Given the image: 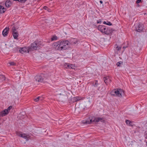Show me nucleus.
Returning <instances> with one entry per match:
<instances>
[{"mask_svg": "<svg viewBox=\"0 0 147 147\" xmlns=\"http://www.w3.org/2000/svg\"><path fill=\"white\" fill-rule=\"evenodd\" d=\"M9 28L6 27L3 31L2 34L4 36H7L8 33Z\"/></svg>", "mask_w": 147, "mask_h": 147, "instance_id": "obj_9", "label": "nucleus"}, {"mask_svg": "<svg viewBox=\"0 0 147 147\" xmlns=\"http://www.w3.org/2000/svg\"><path fill=\"white\" fill-rule=\"evenodd\" d=\"M77 42H78V41L77 40H76L75 42H73V43L74 44H76L77 43Z\"/></svg>", "mask_w": 147, "mask_h": 147, "instance_id": "obj_34", "label": "nucleus"}, {"mask_svg": "<svg viewBox=\"0 0 147 147\" xmlns=\"http://www.w3.org/2000/svg\"><path fill=\"white\" fill-rule=\"evenodd\" d=\"M0 78H1L2 80H5V77L3 75H0Z\"/></svg>", "mask_w": 147, "mask_h": 147, "instance_id": "obj_27", "label": "nucleus"}, {"mask_svg": "<svg viewBox=\"0 0 147 147\" xmlns=\"http://www.w3.org/2000/svg\"><path fill=\"white\" fill-rule=\"evenodd\" d=\"M124 91L120 89H115L111 92L112 95L118 96L120 97H122V96L124 95Z\"/></svg>", "mask_w": 147, "mask_h": 147, "instance_id": "obj_4", "label": "nucleus"}, {"mask_svg": "<svg viewBox=\"0 0 147 147\" xmlns=\"http://www.w3.org/2000/svg\"><path fill=\"white\" fill-rule=\"evenodd\" d=\"M11 5V3L10 1L7 0L5 2V5L7 7H9Z\"/></svg>", "mask_w": 147, "mask_h": 147, "instance_id": "obj_15", "label": "nucleus"}, {"mask_svg": "<svg viewBox=\"0 0 147 147\" xmlns=\"http://www.w3.org/2000/svg\"><path fill=\"white\" fill-rule=\"evenodd\" d=\"M92 84L94 86H97L98 84V81H95V82H93Z\"/></svg>", "mask_w": 147, "mask_h": 147, "instance_id": "obj_25", "label": "nucleus"}, {"mask_svg": "<svg viewBox=\"0 0 147 147\" xmlns=\"http://www.w3.org/2000/svg\"><path fill=\"white\" fill-rule=\"evenodd\" d=\"M58 39V38L57 36H53L51 38V41H53L54 40H57Z\"/></svg>", "mask_w": 147, "mask_h": 147, "instance_id": "obj_23", "label": "nucleus"}, {"mask_svg": "<svg viewBox=\"0 0 147 147\" xmlns=\"http://www.w3.org/2000/svg\"><path fill=\"white\" fill-rule=\"evenodd\" d=\"M9 112L6 109H5L4 111L1 112L0 115L3 117L7 115Z\"/></svg>", "mask_w": 147, "mask_h": 147, "instance_id": "obj_10", "label": "nucleus"}, {"mask_svg": "<svg viewBox=\"0 0 147 147\" xmlns=\"http://www.w3.org/2000/svg\"><path fill=\"white\" fill-rule=\"evenodd\" d=\"M122 63V62L121 61L118 62L117 63L116 65L117 66H120V65Z\"/></svg>", "mask_w": 147, "mask_h": 147, "instance_id": "obj_30", "label": "nucleus"}, {"mask_svg": "<svg viewBox=\"0 0 147 147\" xmlns=\"http://www.w3.org/2000/svg\"><path fill=\"white\" fill-rule=\"evenodd\" d=\"M141 0H137L136 1V3H138L141 1Z\"/></svg>", "mask_w": 147, "mask_h": 147, "instance_id": "obj_33", "label": "nucleus"}, {"mask_svg": "<svg viewBox=\"0 0 147 147\" xmlns=\"http://www.w3.org/2000/svg\"><path fill=\"white\" fill-rule=\"evenodd\" d=\"M43 8L44 9L47 10L48 11L50 12L51 11L48 7L46 6H45L43 7Z\"/></svg>", "mask_w": 147, "mask_h": 147, "instance_id": "obj_22", "label": "nucleus"}, {"mask_svg": "<svg viewBox=\"0 0 147 147\" xmlns=\"http://www.w3.org/2000/svg\"><path fill=\"white\" fill-rule=\"evenodd\" d=\"M12 33L16 32V29L15 27H13L12 28Z\"/></svg>", "mask_w": 147, "mask_h": 147, "instance_id": "obj_29", "label": "nucleus"}, {"mask_svg": "<svg viewBox=\"0 0 147 147\" xmlns=\"http://www.w3.org/2000/svg\"><path fill=\"white\" fill-rule=\"evenodd\" d=\"M6 11V9L3 6L0 5V13L5 12Z\"/></svg>", "mask_w": 147, "mask_h": 147, "instance_id": "obj_13", "label": "nucleus"}, {"mask_svg": "<svg viewBox=\"0 0 147 147\" xmlns=\"http://www.w3.org/2000/svg\"><path fill=\"white\" fill-rule=\"evenodd\" d=\"M16 135L20 137H22V134L21 132L16 131Z\"/></svg>", "mask_w": 147, "mask_h": 147, "instance_id": "obj_21", "label": "nucleus"}, {"mask_svg": "<svg viewBox=\"0 0 147 147\" xmlns=\"http://www.w3.org/2000/svg\"><path fill=\"white\" fill-rule=\"evenodd\" d=\"M34 78L38 82H42L43 80V78L40 75H38L36 76Z\"/></svg>", "mask_w": 147, "mask_h": 147, "instance_id": "obj_8", "label": "nucleus"}, {"mask_svg": "<svg viewBox=\"0 0 147 147\" xmlns=\"http://www.w3.org/2000/svg\"><path fill=\"white\" fill-rule=\"evenodd\" d=\"M9 64L10 65H16V63H15L14 62H12L9 63Z\"/></svg>", "mask_w": 147, "mask_h": 147, "instance_id": "obj_32", "label": "nucleus"}, {"mask_svg": "<svg viewBox=\"0 0 147 147\" xmlns=\"http://www.w3.org/2000/svg\"><path fill=\"white\" fill-rule=\"evenodd\" d=\"M117 46V45H116L115 46ZM121 47L117 46L116 48V49L117 51H119L121 50Z\"/></svg>", "mask_w": 147, "mask_h": 147, "instance_id": "obj_26", "label": "nucleus"}, {"mask_svg": "<svg viewBox=\"0 0 147 147\" xmlns=\"http://www.w3.org/2000/svg\"><path fill=\"white\" fill-rule=\"evenodd\" d=\"M126 48V47H123V48L124 49H125V48Z\"/></svg>", "mask_w": 147, "mask_h": 147, "instance_id": "obj_37", "label": "nucleus"}, {"mask_svg": "<svg viewBox=\"0 0 147 147\" xmlns=\"http://www.w3.org/2000/svg\"><path fill=\"white\" fill-rule=\"evenodd\" d=\"M57 94L60 95H63L65 93V91L63 90H60L56 91Z\"/></svg>", "mask_w": 147, "mask_h": 147, "instance_id": "obj_12", "label": "nucleus"}, {"mask_svg": "<svg viewBox=\"0 0 147 147\" xmlns=\"http://www.w3.org/2000/svg\"><path fill=\"white\" fill-rule=\"evenodd\" d=\"M67 67L70 69H74L75 66L73 64H67Z\"/></svg>", "mask_w": 147, "mask_h": 147, "instance_id": "obj_16", "label": "nucleus"}, {"mask_svg": "<svg viewBox=\"0 0 147 147\" xmlns=\"http://www.w3.org/2000/svg\"><path fill=\"white\" fill-rule=\"evenodd\" d=\"M13 34V36L15 39H17L18 36V33L17 32L12 33Z\"/></svg>", "mask_w": 147, "mask_h": 147, "instance_id": "obj_17", "label": "nucleus"}, {"mask_svg": "<svg viewBox=\"0 0 147 147\" xmlns=\"http://www.w3.org/2000/svg\"><path fill=\"white\" fill-rule=\"evenodd\" d=\"M20 52L22 54L24 53H28L30 51V50L29 48V47H24L23 48H21L19 50Z\"/></svg>", "mask_w": 147, "mask_h": 147, "instance_id": "obj_7", "label": "nucleus"}, {"mask_svg": "<svg viewBox=\"0 0 147 147\" xmlns=\"http://www.w3.org/2000/svg\"><path fill=\"white\" fill-rule=\"evenodd\" d=\"M98 29L101 32L106 34H109L111 33L113 30L110 28L107 27L105 26L102 25L98 26Z\"/></svg>", "mask_w": 147, "mask_h": 147, "instance_id": "obj_3", "label": "nucleus"}, {"mask_svg": "<svg viewBox=\"0 0 147 147\" xmlns=\"http://www.w3.org/2000/svg\"><path fill=\"white\" fill-rule=\"evenodd\" d=\"M15 1H18L19 2L22 3H24L27 0H13Z\"/></svg>", "mask_w": 147, "mask_h": 147, "instance_id": "obj_28", "label": "nucleus"}, {"mask_svg": "<svg viewBox=\"0 0 147 147\" xmlns=\"http://www.w3.org/2000/svg\"><path fill=\"white\" fill-rule=\"evenodd\" d=\"M42 97H38L37 98L34 99V100L35 102H37L40 99L41 100H42Z\"/></svg>", "mask_w": 147, "mask_h": 147, "instance_id": "obj_20", "label": "nucleus"}, {"mask_svg": "<svg viewBox=\"0 0 147 147\" xmlns=\"http://www.w3.org/2000/svg\"><path fill=\"white\" fill-rule=\"evenodd\" d=\"M12 108V106H10L7 109H6L9 112V111Z\"/></svg>", "mask_w": 147, "mask_h": 147, "instance_id": "obj_31", "label": "nucleus"}, {"mask_svg": "<svg viewBox=\"0 0 147 147\" xmlns=\"http://www.w3.org/2000/svg\"><path fill=\"white\" fill-rule=\"evenodd\" d=\"M104 81L105 84L107 85L109 81H111V80L109 78V76H106L104 77Z\"/></svg>", "mask_w": 147, "mask_h": 147, "instance_id": "obj_11", "label": "nucleus"}, {"mask_svg": "<svg viewBox=\"0 0 147 147\" xmlns=\"http://www.w3.org/2000/svg\"><path fill=\"white\" fill-rule=\"evenodd\" d=\"M100 2L101 4H102V3H103L102 1H100Z\"/></svg>", "mask_w": 147, "mask_h": 147, "instance_id": "obj_36", "label": "nucleus"}, {"mask_svg": "<svg viewBox=\"0 0 147 147\" xmlns=\"http://www.w3.org/2000/svg\"><path fill=\"white\" fill-rule=\"evenodd\" d=\"M143 25L140 23L138 24L136 26V30L138 32H141L143 31L144 29Z\"/></svg>", "mask_w": 147, "mask_h": 147, "instance_id": "obj_6", "label": "nucleus"}, {"mask_svg": "<svg viewBox=\"0 0 147 147\" xmlns=\"http://www.w3.org/2000/svg\"><path fill=\"white\" fill-rule=\"evenodd\" d=\"M100 22H101V21H100V20H97V24L100 23Z\"/></svg>", "mask_w": 147, "mask_h": 147, "instance_id": "obj_35", "label": "nucleus"}, {"mask_svg": "<svg viewBox=\"0 0 147 147\" xmlns=\"http://www.w3.org/2000/svg\"><path fill=\"white\" fill-rule=\"evenodd\" d=\"M1 72H0V73H1Z\"/></svg>", "mask_w": 147, "mask_h": 147, "instance_id": "obj_38", "label": "nucleus"}, {"mask_svg": "<svg viewBox=\"0 0 147 147\" xmlns=\"http://www.w3.org/2000/svg\"><path fill=\"white\" fill-rule=\"evenodd\" d=\"M81 99V98L79 97H74L72 98V100L73 102H76Z\"/></svg>", "mask_w": 147, "mask_h": 147, "instance_id": "obj_14", "label": "nucleus"}, {"mask_svg": "<svg viewBox=\"0 0 147 147\" xmlns=\"http://www.w3.org/2000/svg\"><path fill=\"white\" fill-rule=\"evenodd\" d=\"M108 23H107V22L105 21H104L103 22V24H106L109 26H111L112 25V23L110 22L107 21Z\"/></svg>", "mask_w": 147, "mask_h": 147, "instance_id": "obj_24", "label": "nucleus"}, {"mask_svg": "<svg viewBox=\"0 0 147 147\" xmlns=\"http://www.w3.org/2000/svg\"><path fill=\"white\" fill-rule=\"evenodd\" d=\"M99 121L105 122V120L103 118L100 117L96 118L94 116L89 117L86 120L82 121V123L84 124H90L93 122L98 123Z\"/></svg>", "mask_w": 147, "mask_h": 147, "instance_id": "obj_2", "label": "nucleus"}, {"mask_svg": "<svg viewBox=\"0 0 147 147\" xmlns=\"http://www.w3.org/2000/svg\"><path fill=\"white\" fill-rule=\"evenodd\" d=\"M28 47L30 50V51L32 50H36L39 48L38 44L35 42L32 43L31 45V46Z\"/></svg>", "mask_w": 147, "mask_h": 147, "instance_id": "obj_5", "label": "nucleus"}, {"mask_svg": "<svg viewBox=\"0 0 147 147\" xmlns=\"http://www.w3.org/2000/svg\"><path fill=\"white\" fill-rule=\"evenodd\" d=\"M30 136L29 135H26V134H22V137H21L25 139H28L29 138Z\"/></svg>", "mask_w": 147, "mask_h": 147, "instance_id": "obj_19", "label": "nucleus"}, {"mask_svg": "<svg viewBox=\"0 0 147 147\" xmlns=\"http://www.w3.org/2000/svg\"><path fill=\"white\" fill-rule=\"evenodd\" d=\"M125 123L127 125H129L131 126H133V125H132V122L129 120H126L125 121Z\"/></svg>", "mask_w": 147, "mask_h": 147, "instance_id": "obj_18", "label": "nucleus"}, {"mask_svg": "<svg viewBox=\"0 0 147 147\" xmlns=\"http://www.w3.org/2000/svg\"><path fill=\"white\" fill-rule=\"evenodd\" d=\"M70 43L68 40L63 42L58 41L54 43L53 45L54 49L56 50L63 51L67 49L69 47Z\"/></svg>", "mask_w": 147, "mask_h": 147, "instance_id": "obj_1", "label": "nucleus"}]
</instances>
